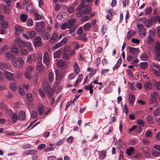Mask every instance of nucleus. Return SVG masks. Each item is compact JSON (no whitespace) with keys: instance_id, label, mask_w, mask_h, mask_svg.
<instances>
[{"instance_id":"nucleus-1","label":"nucleus","mask_w":160,"mask_h":160,"mask_svg":"<svg viewBox=\"0 0 160 160\" xmlns=\"http://www.w3.org/2000/svg\"><path fill=\"white\" fill-rule=\"evenodd\" d=\"M42 53H40L38 54H33L28 56L27 61L28 63L32 64L33 62H35L37 59L38 61L42 62Z\"/></svg>"},{"instance_id":"nucleus-2","label":"nucleus","mask_w":160,"mask_h":160,"mask_svg":"<svg viewBox=\"0 0 160 160\" xmlns=\"http://www.w3.org/2000/svg\"><path fill=\"white\" fill-rule=\"evenodd\" d=\"M159 95L158 93L156 91L152 92L151 95V99L149 101V104H153L156 107L158 106L159 103L157 99Z\"/></svg>"},{"instance_id":"nucleus-3","label":"nucleus","mask_w":160,"mask_h":160,"mask_svg":"<svg viewBox=\"0 0 160 160\" xmlns=\"http://www.w3.org/2000/svg\"><path fill=\"white\" fill-rule=\"evenodd\" d=\"M13 65L18 68H21L24 64V61L21 58H15L12 60Z\"/></svg>"},{"instance_id":"nucleus-4","label":"nucleus","mask_w":160,"mask_h":160,"mask_svg":"<svg viewBox=\"0 0 160 160\" xmlns=\"http://www.w3.org/2000/svg\"><path fill=\"white\" fill-rule=\"evenodd\" d=\"M14 45L19 48H23L26 46L31 45L30 42H26L22 40L20 38H16L14 41Z\"/></svg>"},{"instance_id":"nucleus-5","label":"nucleus","mask_w":160,"mask_h":160,"mask_svg":"<svg viewBox=\"0 0 160 160\" xmlns=\"http://www.w3.org/2000/svg\"><path fill=\"white\" fill-rule=\"evenodd\" d=\"M43 84V90L47 92L48 97L49 98L53 95L54 91L53 89L50 88V84H48L46 82H44Z\"/></svg>"},{"instance_id":"nucleus-6","label":"nucleus","mask_w":160,"mask_h":160,"mask_svg":"<svg viewBox=\"0 0 160 160\" xmlns=\"http://www.w3.org/2000/svg\"><path fill=\"white\" fill-rule=\"evenodd\" d=\"M137 27L138 29V34L139 35L142 37H145L146 36V30L143 25L140 23L137 25Z\"/></svg>"},{"instance_id":"nucleus-7","label":"nucleus","mask_w":160,"mask_h":160,"mask_svg":"<svg viewBox=\"0 0 160 160\" xmlns=\"http://www.w3.org/2000/svg\"><path fill=\"white\" fill-rule=\"evenodd\" d=\"M44 27V22L41 21L38 22L36 25V30L38 32H40L43 30Z\"/></svg>"},{"instance_id":"nucleus-8","label":"nucleus","mask_w":160,"mask_h":160,"mask_svg":"<svg viewBox=\"0 0 160 160\" xmlns=\"http://www.w3.org/2000/svg\"><path fill=\"white\" fill-rule=\"evenodd\" d=\"M56 66L58 68L64 69L67 67V63L66 62L62 60H59L57 62Z\"/></svg>"},{"instance_id":"nucleus-9","label":"nucleus","mask_w":160,"mask_h":160,"mask_svg":"<svg viewBox=\"0 0 160 160\" xmlns=\"http://www.w3.org/2000/svg\"><path fill=\"white\" fill-rule=\"evenodd\" d=\"M34 40V44L35 47H40L42 45V42H41L42 39L39 36L35 37Z\"/></svg>"},{"instance_id":"nucleus-10","label":"nucleus","mask_w":160,"mask_h":160,"mask_svg":"<svg viewBox=\"0 0 160 160\" xmlns=\"http://www.w3.org/2000/svg\"><path fill=\"white\" fill-rule=\"evenodd\" d=\"M43 63L47 66L50 63L49 55L48 52H46L43 57Z\"/></svg>"},{"instance_id":"nucleus-11","label":"nucleus","mask_w":160,"mask_h":160,"mask_svg":"<svg viewBox=\"0 0 160 160\" xmlns=\"http://www.w3.org/2000/svg\"><path fill=\"white\" fill-rule=\"evenodd\" d=\"M129 52L130 54H132L134 57H137L139 51L138 49L130 47H129Z\"/></svg>"},{"instance_id":"nucleus-12","label":"nucleus","mask_w":160,"mask_h":160,"mask_svg":"<svg viewBox=\"0 0 160 160\" xmlns=\"http://www.w3.org/2000/svg\"><path fill=\"white\" fill-rule=\"evenodd\" d=\"M142 130V127L139 126H133L131 128L129 129V132H131L132 131L134 130L135 132L140 133L141 132V131Z\"/></svg>"},{"instance_id":"nucleus-13","label":"nucleus","mask_w":160,"mask_h":160,"mask_svg":"<svg viewBox=\"0 0 160 160\" xmlns=\"http://www.w3.org/2000/svg\"><path fill=\"white\" fill-rule=\"evenodd\" d=\"M141 151L145 157H148L150 155L149 149L147 147H143L141 149Z\"/></svg>"},{"instance_id":"nucleus-14","label":"nucleus","mask_w":160,"mask_h":160,"mask_svg":"<svg viewBox=\"0 0 160 160\" xmlns=\"http://www.w3.org/2000/svg\"><path fill=\"white\" fill-rule=\"evenodd\" d=\"M84 9L82 10L83 13L84 14H88L90 13L91 11L92 8L90 6V4L87 5L85 7Z\"/></svg>"},{"instance_id":"nucleus-15","label":"nucleus","mask_w":160,"mask_h":160,"mask_svg":"<svg viewBox=\"0 0 160 160\" xmlns=\"http://www.w3.org/2000/svg\"><path fill=\"white\" fill-rule=\"evenodd\" d=\"M5 77L9 80H11L13 79V75L12 73L8 71H5L4 73Z\"/></svg>"},{"instance_id":"nucleus-16","label":"nucleus","mask_w":160,"mask_h":160,"mask_svg":"<svg viewBox=\"0 0 160 160\" xmlns=\"http://www.w3.org/2000/svg\"><path fill=\"white\" fill-rule=\"evenodd\" d=\"M10 67V65L7 63L4 62L0 63V68L2 70L8 69Z\"/></svg>"},{"instance_id":"nucleus-17","label":"nucleus","mask_w":160,"mask_h":160,"mask_svg":"<svg viewBox=\"0 0 160 160\" xmlns=\"http://www.w3.org/2000/svg\"><path fill=\"white\" fill-rule=\"evenodd\" d=\"M145 24L147 28H150L153 24L152 19H148L146 20L145 21Z\"/></svg>"},{"instance_id":"nucleus-18","label":"nucleus","mask_w":160,"mask_h":160,"mask_svg":"<svg viewBox=\"0 0 160 160\" xmlns=\"http://www.w3.org/2000/svg\"><path fill=\"white\" fill-rule=\"evenodd\" d=\"M26 118L25 112L23 111H20L18 114V118L19 120L22 121Z\"/></svg>"},{"instance_id":"nucleus-19","label":"nucleus","mask_w":160,"mask_h":160,"mask_svg":"<svg viewBox=\"0 0 160 160\" xmlns=\"http://www.w3.org/2000/svg\"><path fill=\"white\" fill-rule=\"evenodd\" d=\"M14 28L15 30V34L16 35L22 33L23 31L22 27L19 25H16Z\"/></svg>"},{"instance_id":"nucleus-20","label":"nucleus","mask_w":160,"mask_h":160,"mask_svg":"<svg viewBox=\"0 0 160 160\" xmlns=\"http://www.w3.org/2000/svg\"><path fill=\"white\" fill-rule=\"evenodd\" d=\"M42 62L38 61L36 68L40 72H42L43 69V64L41 63Z\"/></svg>"},{"instance_id":"nucleus-21","label":"nucleus","mask_w":160,"mask_h":160,"mask_svg":"<svg viewBox=\"0 0 160 160\" xmlns=\"http://www.w3.org/2000/svg\"><path fill=\"white\" fill-rule=\"evenodd\" d=\"M62 49H59L56 51L53 54V56L54 58H59L62 53Z\"/></svg>"},{"instance_id":"nucleus-22","label":"nucleus","mask_w":160,"mask_h":160,"mask_svg":"<svg viewBox=\"0 0 160 160\" xmlns=\"http://www.w3.org/2000/svg\"><path fill=\"white\" fill-rule=\"evenodd\" d=\"M75 21L76 20L74 18L70 19L67 23L68 26V28H72Z\"/></svg>"},{"instance_id":"nucleus-23","label":"nucleus","mask_w":160,"mask_h":160,"mask_svg":"<svg viewBox=\"0 0 160 160\" xmlns=\"http://www.w3.org/2000/svg\"><path fill=\"white\" fill-rule=\"evenodd\" d=\"M63 50L65 52H64L63 53V58L64 59V60H67L69 59L70 58V56L69 54L66 52H68V51L65 50V48H63Z\"/></svg>"},{"instance_id":"nucleus-24","label":"nucleus","mask_w":160,"mask_h":160,"mask_svg":"<svg viewBox=\"0 0 160 160\" xmlns=\"http://www.w3.org/2000/svg\"><path fill=\"white\" fill-rule=\"evenodd\" d=\"M154 52H160V42L158 41L155 42Z\"/></svg>"},{"instance_id":"nucleus-25","label":"nucleus","mask_w":160,"mask_h":160,"mask_svg":"<svg viewBox=\"0 0 160 160\" xmlns=\"http://www.w3.org/2000/svg\"><path fill=\"white\" fill-rule=\"evenodd\" d=\"M147 42L149 44H152L154 42V39L152 37L148 36L147 39Z\"/></svg>"},{"instance_id":"nucleus-26","label":"nucleus","mask_w":160,"mask_h":160,"mask_svg":"<svg viewBox=\"0 0 160 160\" xmlns=\"http://www.w3.org/2000/svg\"><path fill=\"white\" fill-rule=\"evenodd\" d=\"M26 10L30 13H32L34 11V8L32 4H28L26 8Z\"/></svg>"},{"instance_id":"nucleus-27","label":"nucleus","mask_w":160,"mask_h":160,"mask_svg":"<svg viewBox=\"0 0 160 160\" xmlns=\"http://www.w3.org/2000/svg\"><path fill=\"white\" fill-rule=\"evenodd\" d=\"M135 97L134 95L131 94L129 96V101L131 104H133L135 101Z\"/></svg>"},{"instance_id":"nucleus-28","label":"nucleus","mask_w":160,"mask_h":160,"mask_svg":"<svg viewBox=\"0 0 160 160\" xmlns=\"http://www.w3.org/2000/svg\"><path fill=\"white\" fill-rule=\"evenodd\" d=\"M5 57L8 60H10L11 59L12 60L13 58H15L10 52H6L5 54Z\"/></svg>"},{"instance_id":"nucleus-29","label":"nucleus","mask_w":160,"mask_h":160,"mask_svg":"<svg viewBox=\"0 0 160 160\" xmlns=\"http://www.w3.org/2000/svg\"><path fill=\"white\" fill-rule=\"evenodd\" d=\"M58 35L56 33H54L49 40V42L51 43H53L54 42L53 41H57L58 39Z\"/></svg>"},{"instance_id":"nucleus-30","label":"nucleus","mask_w":160,"mask_h":160,"mask_svg":"<svg viewBox=\"0 0 160 160\" xmlns=\"http://www.w3.org/2000/svg\"><path fill=\"white\" fill-rule=\"evenodd\" d=\"M144 87L146 89L148 90L152 88V85L151 82H146L144 84Z\"/></svg>"},{"instance_id":"nucleus-31","label":"nucleus","mask_w":160,"mask_h":160,"mask_svg":"<svg viewBox=\"0 0 160 160\" xmlns=\"http://www.w3.org/2000/svg\"><path fill=\"white\" fill-rule=\"evenodd\" d=\"M42 36L43 39L45 40L48 39L50 37V35L49 33L47 32L42 33Z\"/></svg>"},{"instance_id":"nucleus-32","label":"nucleus","mask_w":160,"mask_h":160,"mask_svg":"<svg viewBox=\"0 0 160 160\" xmlns=\"http://www.w3.org/2000/svg\"><path fill=\"white\" fill-rule=\"evenodd\" d=\"M81 1L82 3L78 7L77 10L82 9L86 6V4L84 2H86L87 3V0H81Z\"/></svg>"},{"instance_id":"nucleus-33","label":"nucleus","mask_w":160,"mask_h":160,"mask_svg":"<svg viewBox=\"0 0 160 160\" xmlns=\"http://www.w3.org/2000/svg\"><path fill=\"white\" fill-rule=\"evenodd\" d=\"M91 27V24L90 23L87 22L83 26V28L84 30L87 31L89 30Z\"/></svg>"},{"instance_id":"nucleus-34","label":"nucleus","mask_w":160,"mask_h":160,"mask_svg":"<svg viewBox=\"0 0 160 160\" xmlns=\"http://www.w3.org/2000/svg\"><path fill=\"white\" fill-rule=\"evenodd\" d=\"M37 152L36 150H28L24 152L25 154L27 155L28 154H36Z\"/></svg>"},{"instance_id":"nucleus-35","label":"nucleus","mask_w":160,"mask_h":160,"mask_svg":"<svg viewBox=\"0 0 160 160\" xmlns=\"http://www.w3.org/2000/svg\"><path fill=\"white\" fill-rule=\"evenodd\" d=\"M44 106L41 105L38 108V111L40 115H41L44 113Z\"/></svg>"},{"instance_id":"nucleus-36","label":"nucleus","mask_w":160,"mask_h":160,"mask_svg":"<svg viewBox=\"0 0 160 160\" xmlns=\"http://www.w3.org/2000/svg\"><path fill=\"white\" fill-rule=\"evenodd\" d=\"M16 46L15 45L13 46L11 48V51L18 55L19 52V50L16 47Z\"/></svg>"},{"instance_id":"nucleus-37","label":"nucleus","mask_w":160,"mask_h":160,"mask_svg":"<svg viewBox=\"0 0 160 160\" xmlns=\"http://www.w3.org/2000/svg\"><path fill=\"white\" fill-rule=\"evenodd\" d=\"M48 78L50 82L51 83L52 82L54 78V74L52 72H49Z\"/></svg>"},{"instance_id":"nucleus-38","label":"nucleus","mask_w":160,"mask_h":160,"mask_svg":"<svg viewBox=\"0 0 160 160\" xmlns=\"http://www.w3.org/2000/svg\"><path fill=\"white\" fill-rule=\"evenodd\" d=\"M148 65L147 62H141L139 64L140 68L143 69L146 68Z\"/></svg>"},{"instance_id":"nucleus-39","label":"nucleus","mask_w":160,"mask_h":160,"mask_svg":"<svg viewBox=\"0 0 160 160\" xmlns=\"http://www.w3.org/2000/svg\"><path fill=\"white\" fill-rule=\"evenodd\" d=\"M135 34L134 31L130 30H129L127 34V38L128 39H130Z\"/></svg>"},{"instance_id":"nucleus-40","label":"nucleus","mask_w":160,"mask_h":160,"mask_svg":"<svg viewBox=\"0 0 160 160\" xmlns=\"http://www.w3.org/2000/svg\"><path fill=\"white\" fill-rule=\"evenodd\" d=\"M106 152L104 150L102 151L99 154V158L103 160L105 157L106 155Z\"/></svg>"},{"instance_id":"nucleus-41","label":"nucleus","mask_w":160,"mask_h":160,"mask_svg":"<svg viewBox=\"0 0 160 160\" xmlns=\"http://www.w3.org/2000/svg\"><path fill=\"white\" fill-rule=\"evenodd\" d=\"M152 155L155 157H158L160 156V152H157L154 149H152L151 152Z\"/></svg>"},{"instance_id":"nucleus-42","label":"nucleus","mask_w":160,"mask_h":160,"mask_svg":"<svg viewBox=\"0 0 160 160\" xmlns=\"http://www.w3.org/2000/svg\"><path fill=\"white\" fill-rule=\"evenodd\" d=\"M156 33V30L155 29H152L149 30L148 32V36H150L151 37L154 36H155Z\"/></svg>"},{"instance_id":"nucleus-43","label":"nucleus","mask_w":160,"mask_h":160,"mask_svg":"<svg viewBox=\"0 0 160 160\" xmlns=\"http://www.w3.org/2000/svg\"><path fill=\"white\" fill-rule=\"evenodd\" d=\"M1 26L3 28H7L8 26V23L7 22L5 21H2L0 22Z\"/></svg>"},{"instance_id":"nucleus-44","label":"nucleus","mask_w":160,"mask_h":160,"mask_svg":"<svg viewBox=\"0 0 160 160\" xmlns=\"http://www.w3.org/2000/svg\"><path fill=\"white\" fill-rule=\"evenodd\" d=\"M18 118L17 114L16 113H14L11 117V119L12 121L15 122L17 121Z\"/></svg>"},{"instance_id":"nucleus-45","label":"nucleus","mask_w":160,"mask_h":160,"mask_svg":"<svg viewBox=\"0 0 160 160\" xmlns=\"http://www.w3.org/2000/svg\"><path fill=\"white\" fill-rule=\"evenodd\" d=\"M134 152V148L133 147H130L127 150V153L129 156L131 155Z\"/></svg>"},{"instance_id":"nucleus-46","label":"nucleus","mask_w":160,"mask_h":160,"mask_svg":"<svg viewBox=\"0 0 160 160\" xmlns=\"http://www.w3.org/2000/svg\"><path fill=\"white\" fill-rule=\"evenodd\" d=\"M28 17V15L24 14H22L21 15L20 18V19L22 22H24L26 21Z\"/></svg>"},{"instance_id":"nucleus-47","label":"nucleus","mask_w":160,"mask_h":160,"mask_svg":"<svg viewBox=\"0 0 160 160\" xmlns=\"http://www.w3.org/2000/svg\"><path fill=\"white\" fill-rule=\"evenodd\" d=\"M141 59L144 61L147 60L148 58V55L145 53H142L140 56Z\"/></svg>"},{"instance_id":"nucleus-48","label":"nucleus","mask_w":160,"mask_h":160,"mask_svg":"<svg viewBox=\"0 0 160 160\" xmlns=\"http://www.w3.org/2000/svg\"><path fill=\"white\" fill-rule=\"evenodd\" d=\"M34 15L35 17V18L36 20H40L42 19V16L39 14L37 12H34Z\"/></svg>"},{"instance_id":"nucleus-49","label":"nucleus","mask_w":160,"mask_h":160,"mask_svg":"<svg viewBox=\"0 0 160 160\" xmlns=\"http://www.w3.org/2000/svg\"><path fill=\"white\" fill-rule=\"evenodd\" d=\"M26 97L29 102H31L32 101V96L31 94H27L26 95Z\"/></svg>"},{"instance_id":"nucleus-50","label":"nucleus","mask_w":160,"mask_h":160,"mask_svg":"<svg viewBox=\"0 0 160 160\" xmlns=\"http://www.w3.org/2000/svg\"><path fill=\"white\" fill-rule=\"evenodd\" d=\"M28 34L29 35L30 38L32 39L36 35V32L33 31H28Z\"/></svg>"},{"instance_id":"nucleus-51","label":"nucleus","mask_w":160,"mask_h":160,"mask_svg":"<svg viewBox=\"0 0 160 160\" xmlns=\"http://www.w3.org/2000/svg\"><path fill=\"white\" fill-rule=\"evenodd\" d=\"M160 115V109L159 108H156L153 112L154 116H158Z\"/></svg>"},{"instance_id":"nucleus-52","label":"nucleus","mask_w":160,"mask_h":160,"mask_svg":"<svg viewBox=\"0 0 160 160\" xmlns=\"http://www.w3.org/2000/svg\"><path fill=\"white\" fill-rule=\"evenodd\" d=\"M68 41V38H63L60 42V43L62 45H64Z\"/></svg>"},{"instance_id":"nucleus-53","label":"nucleus","mask_w":160,"mask_h":160,"mask_svg":"<svg viewBox=\"0 0 160 160\" xmlns=\"http://www.w3.org/2000/svg\"><path fill=\"white\" fill-rule=\"evenodd\" d=\"M152 9L151 7L147 8L145 10V13L147 15H149L152 12Z\"/></svg>"},{"instance_id":"nucleus-54","label":"nucleus","mask_w":160,"mask_h":160,"mask_svg":"<svg viewBox=\"0 0 160 160\" xmlns=\"http://www.w3.org/2000/svg\"><path fill=\"white\" fill-rule=\"evenodd\" d=\"M62 46H63L59 42L57 43L55 45V46L52 48V50H55Z\"/></svg>"},{"instance_id":"nucleus-55","label":"nucleus","mask_w":160,"mask_h":160,"mask_svg":"<svg viewBox=\"0 0 160 160\" xmlns=\"http://www.w3.org/2000/svg\"><path fill=\"white\" fill-rule=\"evenodd\" d=\"M156 56L155 59L158 61L160 62V52H154Z\"/></svg>"},{"instance_id":"nucleus-56","label":"nucleus","mask_w":160,"mask_h":160,"mask_svg":"<svg viewBox=\"0 0 160 160\" xmlns=\"http://www.w3.org/2000/svg\"><path fill=\"white\" fill-rule=\"evenodd\" d=\"M152 70L153 71L154 74L157 76L160 77V71L158 70L157 71L155 69H152Z\"/></svg>"},{"instance_id":"nucleus-57","label":"nucleus","mask_w":160,"mask_h":160,"mask_svg":"<svg viewBox=\"0 0 160 160\" xmlns=\"http://www.w3.org/2000/svg\"><path fill=\"white\" fill-rule=\"evenodd\" d=\"M137 142V139H133L130 140L129 141V144L131 145H134Z\"/></svg>"},{"instance_id":"nucleus-58","label":"nucleus","mask_w":160,"mask_h":160,"mask_svg":"<svg viewBox=\"0 0 160 160\" xmlns=\"http://www.w3.org/2000/svg\"><path fill=\"white\" fill-rule=\"evenodd\" d=\"M31 73L26 71L24 74L25 77L27 79H29L31 78Z\"/></svg>"},{"instance_id":"nucleus-59","label":"nucleus","mask_w":160,"mask_h":160,"mask_svg":"<svg viewBox=\"0 0 160 160\" xmlns=\"http://www.w3.org/2000/svg\"><path fill=\"white\" fill-rule=\"evenodd\" d=\"M31 117L32 118H36L38 116V114L37 112L36 111H33L31 113Z\"/></svg>"},{"instance_id":"nucleus-60","label":"nucleus","mask_w":160,"mask_h":160,"mask_svg":"<svg viewBox=\"0 0 160 160\" xmlns=\"http://www.w3.org/2000/svg\"><path fill=\"white\" fill-rule=\"evenodd\" d=\"M38 93L42 98H43L45 97L44 93L41 88H40L38 89Z\"/></svg>"},{"instance_id":"nucleus-61","label":"nucleus","mask_w":160,"mask_h":160,"mask_svg":"<svg viewBox=\"0 0 160 160\" xmlns=\"http://www.w3.org/2000/svg\"><path fill=\"white\" fill-rule=\"evenodd\" d=\"M117 148L118 149H119L121 148L122 144V142L121 139H120L118 141L117 143Z\"/></svg>"},{"instance_id":"nucleus-62","label":"nucleus","mask_w":160,"mask_h":160,"mask_svg":"<svg viewBox=\"0 0 160 160\" xmlns=\"http://www.w3.org/2000/svg\"><path fill=\"white\" fill-rule=\"evenodd\" d=\"M10 88L11 90L13 91H15L16 90V85L13 83H12L10 85Z\"/></svg>"},{"instance_id":"nucleus-63","label":"nucleus","mask_w":160,"mask_h":160,"mask_svg":"<svg viewBox=\"0 0 160 160\" xmlns=\"http://www.w3.org/2000/svg\"><path fill=\"white\" fill-rule=\"evenodd\" d=\"M137 123L140 126H144L145 123L143 120L139 119L137 120Z\"/></svg>"},{"instance_id":"nucleus-64","label":"nucleus","mask_w":160,"mask_h":160,"mask_svg":"<svg viewBox=\"0 0 160 160\" xmlns=\"http://www.w3.org/2000/svg\"><path fill=\"white\" fill-rule=\"evenodd\" d=\"M33 20L31 18H29L28 21L27 25L29 27H31L32 26Z\"/></svg>"}]
</instances>
